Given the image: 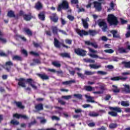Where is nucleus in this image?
<instances>
[{
  "mask_svg": "<svg viewBox=\"0 0 130 130\" xmlns=\"http://www.w3.org/2000/svg\"><path fill=\"white\" fill-rule=\"evenodd\" d=\"M76 32L80 36V37H83L84 36H88V35H90V36L94 37L96 34H97V32L95 30L89 29L88 31L85 30H81L79 28L76 29Z\"/></svg>",
  "mask_w": 130,
  "mask_h": 130,
  "instance_id": "1",
  "label": "nucleus"
},
{
  "mask_svg": "<svg viewBox=\"0 0 130 130\" xmlns=\"http://www.w3.org/2000/svg\"><path fill=\"white\" fill-rule=\"evenodd\" d=\"M108 23L110 26H117L118 25V20L113 14H109L107 17Z\"/></svg>",
  "mask_w": 130,
  "mask_h": 130,
  "instance_id": "2",
  "label": "nucleus"
},
{
  "mask_svg": "<svg viewBox=\"0 0 130 130\" xmlns=\"http://www.w3.org/2000/svg\"><path fill=\"white\" fill-rule=\"evenodd\" d=\"M108 23L110 26H117L118 25V20L113 14H109L107 17Z\"/></svg>",
  "mask_w": 130,
  "mask_h": 130,
  "instance_id": "3",
  "label": "nucleus"
},
{
  "mask_svg": "<svg viewBox=\"0 0 130 130\" xmlns=\"http://www.w3.org/2000/svg\"><path fill=\"white\" fill-rule=\"evenodd\" d=\"M109 109L111 110V111L109 112L108 114L111 115V116H113V117H116L117 116V113H120L122 111V110H121V108L118 107H109Z\"/></svg>",
  "mask_w": 130,
  "mask_h": 130,
  "instance_id": "4",
  "label": "nucleus"
},
{
  "mask_svg": "<svg viewBox=\"0 0 130 130\" xmlns=\"http://www.w3.org/2000/svg\"><path fill=\"white\" fill-rule=\"evenodd\" d=\"M69 9H70L69 2L67 0H63L62 2L58 5L57 10L58 12H60L61 11V10L66 11L69 10Z\"/></svg>",
  "mask_w": 130,
  "mask_h": 130,
  "instance_id": "5",
  "label": "nucleus"
},
{
  "mask_svg": "<svg viewBox=\"0 0 130 130\" xmlns=\"http://www.w3.org/2000/svg\"><path fill=\"white\" fill-rule=\"evenodd\" d=\"M98 25L99 27H102V30L103 32H106L108 29V26L106 22L103 19H100L98 20Z\"/></svg>",
  "mask_w": 130,
  "mask_h": 130,
  "instance_id": "6",
  "label": "nucleus"
},
{
  "mask_svg": "<svg viewBox=\"0 0 130 130\" xmlns=\"http://www.w3.org/2000/svg\"><path fill=\"white\" fill-rule=\"evenodd\" d=\"M74 51L77 55H80L81 56H85L87 54L86 50L81 49L80 48L75 49Z\"/></svg>",
  "mask_w": 130,
  "mask_h": 130,
  "instance_id": "7",
  "label": "nucleus"
},
{
  "mask_svg": "<svg viewBox=\"0 0 130 130\" xmlns=\"http://www.w3.org/2000/svg\"><path fill=\"white\" fill-rule=\"evenodd\" d=\"M13 66H14V63H13L12 61H7L5 64V69L6 70V71H7V72H8V73H10V72H11V70Z\"/></svg>",
  "mask_w": 130,
  "mask_h": 130,
  "instance_id": "8",
  "label": "nucleus"
},
{
  "mask_svg": "<svg viewBox=\"0 0 130 130\" xmlns=\"http://www.w3.org/2000/svg\"><path fill=\"white\" fill-rule=\"evenodd\" d=\"M93 7L97 10L98 12H100L102 10V4L101 3H99L97 1H94L93 2Z\"/></svg>",
  "mask_w": 130,
  "mask_h": 130,
  "instance_id": "9",
  "label": "nucleus"
},
{
  "mask_svg": "<svg viewBox=\"0 0 130 130\" xmlns=\"http://www.w3.org/2000/svg\"><path fill=\"white\" fill-rule=\"evenodd\" d=\"M25 82H26V83H28V84H29V85H30V86H31V87H32V88L34 90H37V86L34 84L35 82L34 81V80H33L32 78L27 79Z\"/></svg>",
  "mask_w": 130,
  "mask_h": 130,
  "instance_id": "10",
  "label": "nucleus"
},
{
  "mask_svg": "<svg viewBox=\"0 0 130 130\" xmlns=\"http://www.w3.org/2000/svg\"><path fill=\"white\" fill-rule=\"evenodd\" d=\"M13 117L14 118H17L18 119H20V118H23V119H28L29 118L26 115H22L18 113H15L13 114Z\"/></svg>",
  "mask_w": 130,
  "mask_h": 130,
  "instance_id": "11",
  "label": "nucleus"
},
{
  "mask_svg": "<svg viewBox=\"0 0 130 130\" xmlns=\"http://www.w3.org/2000/svg\"><path fill=\"white\" fill-rule=\"evenodd\" d=\"M7 16L9 18H15V19H19V15H15V12L12 10H10L9 11H8L7 13Z\"/></svg>",
  "mask_w": 130,
  "mask_h": 130,
  "instance_id": "12",
  "label": "nucleus"
},
{
  "mask_svg": "<svg viewBox=\"0 0 130 130\" xmlns=\"http://www.w3.org/2000/svg\"><path fill=\"white\" fill-rule=\"evenodd\" d=\"M18 86H20V87H22V88H25L26 84H25V81H26V79L25 78H20L18 80Z\"/></svg>",
  "mask_w": 130,
  "mask_h": 130,
  "instance_id": "13",
  "label": "nucleus"
},
{
  "mask_svg": "<svg viewBox=\"0 0 130 130\" xmlns=\"http://www.w3.org/2000/svg\"><path fill=\"white\" fill-rule=\"evenodd\" d=\"M34 8L37 10V11H40L43 9V5L40 2V1H38L36 3Z\"/></svg>",
  "mask_w": 130,
  "mask_h": 130,
  "instance_id": "14",
  "label": "nucleus"
},
{
  "mask_svg": "<svg viewBox=\"0 0 130 130\" xmlns=\"http://www.w3.org/2000/svg\"><path fill=\"white\" fill-rule=\"evenodd\" d=\"M127 79V77H121V76H116L111 78V81H125Z\"/></svg>",
  "mask_w": 130,
  "mask_h": 130,
  "instance_id": "15",
  "label": "nucleus"
},
{
  "mask_svg": "<svg viewBox=\"0 0 130 130\" xmlns=\"http://www.w3.org/2000/svg\"><path fill=\"white\" fill-rule=\"evenodd\" d=\"M50 18L54 23H57L58 22V17L56 13H53L51 16H50Z\"/></svg>",
  "mask_w": 130,
  "mask_h": 130,
  "instance_id": "16",
  "label": "nucleus"
},
{
  "mask_svg": "<svg viewBox=\"0 0 130 130\" xmlns=\"http://www.w3.org/2000/svg\"><path fill=\"white\" fill-rule=\"evenodd\" d=\"M38 18L40 21H45V12H40L38 14Z\"/></svg>",
  "mask_w": 130,
  "mask_h": 130,
  "instance_id": "17",
  "label": "nucleus"
},
{
  "mask_svg": "<svg viewBox=\"0 0 130 130\" xmlns=\"http://www.w3.org/2000/svg\"><path fill=\"white\" fill-rule=\"evenodd\" d=\"M51 30L54 35H58V32H59V29L57 26H51Z\"/></svg>",
  "mask_w": 130,
  "mask_h": 130,
  "instance_id": "18",
  "label": "nucleus"
},
{
  "mask_svg": "<svg viewBox=\"0 0 130 130\" xmlns=\"http://www.w3.org/2000/svg\"><path fill=\"white\" fill-rule=\"evenodd\" d=\"M37 76H38V77L40 78L41 80H43V81H44V80H49V77L45 74V73L38 74Z\"/></svg>",
  "mask_w": 130,
  "mask_h": 130,
  "instance_id": "19",
  "label": "nucleus"
},
{
  "mask_svg": "<svg viewBox=\"0 0 130 130\" xmlns=\"http://www.w3.org/2000/svg\"><path fill=\"white\" fill-rule=\"evenodd\" d=\"M126 49L130 50V45H127L126 49H123L122 47L119 48L118 51L120 53H127Z\"/></svg>",
  "mask_w": 130,
  "mask_h": 130,
  "instance_id": "20",
  "label": "nucleus"
},
{
  "mask_svg": "<svg viewBox=\"0 0 130 130\" xmlns=\"http://www.w3.org/2000/svg\"><path fill=\"white\" fill-rule=\"evenodd\" d=\"M110 33L112 34L113 38H119V39H120V35L117 34V30H112L110 31Z\"/></svg>",
  "mask_w": 130,
  "mask_h": 130,
  "instance_id": "21",
  "label": "nucleus"
},
{
  "mask_svg": "<svg viewBox=\"0 0 130 130\" xmlns=\"http://www.w3.org/2000/svg\"><path fill=\"white\" fill-rule=\"evenodd\" d=\"M32 18H33V16H32V14L31 13H29L28 14H25L23 16L24 20L26 21H31Z\"/></svg>",
  "mask_w": 130,
  "mask_h": 130,
  "instance_id": "22",
  "label": "nucleus"
},
{
  "mask_svg": "<svg viewBox=\"0 0 130 130\" xmlns=\"http://www.w3.org/2000/svg\"><path fill=\"white\" fill-rule=\"evenodd\" d=\"M85 45H91L92 47H94V48H98V45L95 43H92L89 41H86L85 42Z\"/></svg>",
  "mask_w": 130,
  "mask_h": 130,
  "instance_id": "23",
  "label": "nucleus"
},
{
  "mask_svg": "<svg viewBox=\"0 0 130 130\" xmlns=\"http://www.w3.org/2000/svg\"><path fill=\"white\" fill-rule=\"evenodd\" d=\"M23 31L26 33L27 35H28L29 37L30 36H33V32L31 30V29L28 28H24L23 29Z\"/></svg>",
  "mask_w": 130,
  "mask_h": 130,
  "instance_id": "24",
  "label": "nucleus"
},
{
  "mask_svg": "<svg viewBox=\"0 0 130 130\" xmlns=\"http://www.w3.org/2000/svg\"><path fill=\"white\" fill-rule=\"evenodd\" d=\"M60 45L61 43L59 42V41H58L56 38H55L54 39V45L55 47H56L57 48H60Z\"/></svg>",
  "mask_w": 130,
  "mask_h": 130,
  "instance_id": "25",
  "label": "nucleus"
},
{
  "mask_svg": "<svg viewBox=\"0 0 130 130\" xmlns=\"http://www.w3.org/2000/svg\"><path fill=\"white\" fill-rule=\"evenodd\" d=\"M14 103L15 104H16L17 107H18V108H19L20 109H24V108H25V107L23 106V105L22 104V102H21L15 101Z\"/></svg>",
  "mask_w": 130,
  "mask_h": 130,
  "instance_id": "26",
  "label": "nucleus"
},
{
  "mask_svg": "<svg viewBox=\"0 0 130 130\" xmlns=\"http://www.w3.org/2000/svg\"><path fill=\"white\" fill-rule=\"evenodd\" d=\"M35 108L36 110L38 111H40L41 110H43V104H39L35 106Z\"/></svg>",
  "mask_w": 130,
  "mask_h": 130,
  "instance_id": "27",
  "label": "nucleus"
},
{
  "mask_svg": "<svg viewBox=\"0 0 130 130\" xmlns=\"http://www.w3.org/2000/svg\"><path fill=\"white\" fill-rule=\"evenodd\" d=\"M88 115L91 117H97L98 116H99V114L94 111H90L89 112Z\"/></svg>",
  "mask_w": 130,
  "mask_h": 130,
  "instance_id": "28",
  "label": "nucleus"
},
{
  "mask_svg": "<svg viewBox=\"0 0 130 130\" xmlns=\"http://www.w3.org/2000/svg\"><path fill=\"white\" fill-rule=\"evenodd\" d=\"M12 60H17V61H22L23 60V58L20 56L14 55L12 57Z\"/></svg>",
  "mask_w": 130,
  "mask_h": 130,
  "instance_id": "29",
  "label": "nucleus"
},
{
  "mask_svg": "<svg viewBox=\"0 0 130 130\" xmlns=\"http://www.w3.org/2000/svg\"><path fill=\"white\" fill-rule=\"evenodd\" d=\"M81 21L82 22V24L83 25V27L85 29H88L89 28V24H88V22H87V20L84 19H82Z\"/></svg>",
  "mask_w": 130,
  "mask_h": 130,
  "instance_id": "30",
  "label": "nucleus"
},
{
  "mask_svg": "<svg viewBox=\"0 0 130 130\" xmlns=\"http://www.w3.org/2000/svg\"><path fill=\"white\" fill-rule=\"evenodd\" d=\"M60 55L61 56V57H66L67 58H71V55H70V53L64 52V53H60Z\"/></svg>",
  "mask_w": 130,
  "mask_h": 130,
  "instance_id": "31",
  "label": "nucleus"
},
{
  "mask_svg": "<svg viewBox=\"0 0 130 130\" xmlns=\"http://www.w3.org/2000/svg\"><path fill=\"white\" fill-rule=\"evenodd\" d=\"M89 67H90V69H94V70H97L98 69H100V68H101V65H96L95 64H90L89 65Z\"/></svg>",
  "mask_w": 130,
  "mask_h": 130,
  "instance_id": "32",
  "label": "nucleus"
},
{
  "mask_svg": "<svg viewBox=\"0 0 130 130\" xmlns=\"http://www.w3.org/2000/svg\"><path fill=\"white\" fill-rule=\"evenodd\" d=\"M112 87L114 88V89H112L114 93H119V92H120V89L116 85H113Z\"/></svg>",
  "mask_w": 130,
  "mask_h": 130,
  "instance_id": "33",
  "label": "nucleus"
},
{
  "mask_svg": "<svg viewBox=\"0 0 130 130\" xmlns=\"http://www.w3.org/2000/svg\"><path fill=\"white\" fill-rule=\"evenodd\" d=\"M73 83H76V81L75 80H70L67 81L62 82V85H71V84H73Z\"/></svg>",
  "mask_w": 130,
  "mask_h": 130,
  "instance_id": "34",
  "label": "nucleus"
},
{
  "mask_svg": "<svg viewBox=\"0 0 130 130\" xmlns=\"http://www.w3.org/2000/svg\"><path fill=\"white\" fill-rule=\"evenodd\" d=\"M85 62L89 63H94L95 60H93L90 58H85L83 59Z\"/></svg>",
  "mask_w": 130,
  "mask_h": 130,
  "instance_id": "35",
  "label": "nucleus"
},
{
  "mask_svg": "<svg viewBox=\"0 0 130 130\" xmlns=\"http://www.w3.org/2000/svg\"><path fill=\"white\" fill-rule=\"evenodd\" d=\"M86 98L87 99V102H91V103H95V101L93 100V98H92V96L85 95Z\"/></svg>",
  "mask_w": 130,
  "mask_h": 130,
  "instance_id": "36",
  "label": "nucleus"
},
{
  "mask_svg": "<svg viewBox=\"0 0 130 130\" xmlns=\"http://www.w3.org/2000/svg\"><path fill=\"white\" fill-rule=\"evenodd\" d=\"M124 91L125 92V93H130V86L128 85H126L125 84L124 85Z\"/></svg>",
  "mask_w": 130,
  "mask_h": 130,
  "instance_id": "37",
  "label": "nucleus"
},
{
  "mask_svg": "<svg viewBox=\"0 0 130 130\" xmlns=\"http://www.w3.org/2000/svg\"><path fill=\"white\" fill-rule=\"evenodd\" d=\"M89 56L90 57H92V58H100V59H103V57H99L98 55L94 54H89Z\"/></svg>",
  "mask_w": 130,
  "mask_h": 130,
  "instance_id": "38",
  "label": "nucleus"
},
{
  "mask_svg": "<svg viewBox=\"0 0 130 130\" xmlns=\"http://www.w3.org/2000/svg\"><path fill=\"white\" fill-rule=\"evenodd\" d=\"M121 105L125 107H127L129 105V103L127 101H121Z\"/></svg>",
  "mask_w": 130,
  "mask_h": 130,
  "instance_id": "39",
  "label": "nucleus"
},
{
  "mask_svg": "<svg viewBox=\"0 0 130 130\" xmlns=\"http://www.w3.org/2000/svg\"><path fill=\"white\" fill-rule=\"evenodd\" d=\"M122 64H124L125 68H127V69H130V61L128 62L123 61L122 62Z\"/></svg>",
  "mask_w": 130,
  "mask_h": 130,
  "instance_id": "40",
  "label": "nucleus"
},
{
  "mask_svg": "<svg viewBox=\"0 0 130 130\" xmlns=\"http://www.w3.org/2000/svg\"><path fill=\"white\" fill-rule=\"evenodd\" d=\"M52 64H53V66H54V67H56V68H60V67H61V64L59 63H58V62L57 61H53L52 62Z\"/></svg>",
  "mask_w": 130,
  "mask_h": 130,
  "instance_id": "41",
  "label": "nucleus"
},
{
  "mask_svg": "<svg viewBox=\"0 0 130 130\" xmlns=\"http://www.w3.org/2000/svg\"><path fill=\"white\" fill-rule=\"evenodd\" d=\"M10 123L13 124V125H18L19 124L20 122L17 120H11Z\"/></svg>",
  "mask_w": 130,
  "mask_h": 130,
  "instance_id": "42",
  "label": "nucleus"
},
{
  "mask_svg": "<svg viewBox=\"0 0 130 130\" xmlns=\"http://www.w3.org/2000/svg\"><path fill=\"white\" fill-rule=\"evenodd\" d=\"M94 74H96V72H91V71H85V74L87 76H91L92 75H94Z\"/></svg>",
  "mask_w": 130,
  "mask_h": 130,
  "instance_id": "43",
  "label": "nucleus"
},
{
  "mask_svg": "<svg viewBox=\"0 0 130 130\" xmlns=\"http://www.w3.org/2000/svg\"><path fill=\"white\" fill-rule=\"evenodd\" d=\"M109 126L110 128H115L117 127V124L112 123L109 124Z\"/></svg>",
  "mask_w": 130,
  "mask_h": 130,
  "instance_id": "44",
  "label": "nucleus"
},
{
  "mask_svg": "<svg viewBox=\"0 0 130 130\" xmlns=\"http://www.w3.org/2000/svg\"><path fill=\"white\" fill-rule=\"evenodd\" d=\"M25 12L23 10H20L19 12V14H17L18 15V18L19 17H23L24 18V16L25 15Z\"/></svg>",
  "mask_w": 130,
  "mask_h": 130,
  "instance_id": "45",
  "label": "nucleus"
},
{
  "mask_svg": "<svg viewBox=\"0 0 130 130\" xmlns=\"http://www.w3.org/2000/svg\"><path fill=\"white\" fill-rule=\"evenodd\" d=\"M74 96L76 97V98L79 99L80 100H82V99L83 98V95L80 94H74Z\"/></svg>",
  "mask_w": 130,
  "mask_h": 130,
  "instance_id": "46",
  "label": "nucleus"
},
{
  "mask_svg": "<svg viewBox=\"0 0 130 130\" xmlns=\"http://www.w3.org/2000/svg\"><path fill=\"white\" fill-rule=\"evenodd\" d=\"M104 52H106V53H113L114 52V50L113 49H110L107 50H105Z\"/></svg>",
  "mask_w": 130,
  "mask_h": 130,
  "instance_id": "47",
  "label": "nucleus"
},
{
  "mask_svg": "<svg viewBox=\"0 0 130 130\" xmlns=\"http://www.w3.org/2000/svg\"><path fill=\"white\" fill-rule=\"evenodd\" d=\"M68 19H69V20H70V21H71V22H73V21H74V20H75V17L71 15H69L67 16Z\"/></svg>",
  "mask_w": 130,
  "mask_h": 130,
  "instance_id": "48",
  "label": "nucleus"
},
{
  "mask_svg": "<svg viewBox=\"0 0 130 130\" xmlns=\"http://www.w3.org/2000/svg\"><path fill=\"white\" fill-rule=\"evenodd\" d=\"M63 99H65L66 100H70L71 98H72V95H64L62 96Z\"/></svg>",
  "mask_w": 130,
  "mask_h": 130,
  "instance_id": "49",
  "label": "nucleus"
},
{
  "mask_svg": "<svg viewBox=\"0 0 130 130\" xmlns=\"http://www.w3.org/2000/svg\"><path fill=\"white\" fill-rule=\"evenodd\" d=\"M60 22H61V24L62 26H64V25H66V24H67V21H66V20L63 19V18H60Z\"/></svg>",
  "mask_w": 130,
  "mask_h": 130,
  "instance_id": "50",
  "label": "nucleus"
},
{
  "mask_svg": "<svg viewBox=\"0 0 130 130\" xmlns=\"http://www.w3.org/2000/svg\"><path fill=\"white\" fill-rule=\"evenodd\" d=\"M29 54H31V55H34V56H39V53H36L34 51L29 52Z\"/></svg>",
  "mask_w": 130,
  "mask_h": 130,
  "instance_id": "51",
  "label": "nucleus"
},
{
  "mask_svg": "<svg viewBox=\"0 0 130 130\" xmlns=\"http://www.w3.org/2000/svg\"><path fill=\"white\" fill-rule=\"evenodd\" d=\"M32 61H34V62H35V63H37L38 64H40V63H41V61H40V60H39V59H34Z\"/></svg>",
  "mask_w": 130,
  "mask_h": 130,
  "instance_id": "52",
  "label": "nucleus"
},
{
  "mask_svg": "<svg viewBox=\"0 0 130 130\" xmlns=\"http://www.w3.org/2000/svg\"><path fill=\"white\" fill-rule=\"evenodd\" d=\"M36 122H37L36 120H34L33 121H31L30 123H28V127L32 126V125H34V124H35Z\"/></svg>",
  "mask_w": 130,
  "mask_h": 130,
  "instance_id": "53",
  "label": "nucleus"
},
{
  "mask_svg": "<svg viewBox=\"0 0 130 130\" xmlns=\"http://www.w3.org/2000/svg\"><path fill=\"white\" fill-rule=\"evenodd\" d=\"M71 3L72 5H78L79 4V0H71Z\"/></svg>",
  "mask_w": 130,
  "mask_h": 130,
  "instance_id": "54",
  "label": "nucleus"
},
{
  "mask_svg": "<svg viewBox=\"0 0 130 130\" xmlns=\"http://www.w3.org/2000/svg\"><path fill=\"white\" fill-rule=\"evenodd\" d=\"M65 42L66 43H67V44H69V45H71L72 44V43L73 42V41L70 39H66L65 41Z\"/></svg>",
  "mask_w": 130,
  "mask_h": 130,
  "instance_id": "55",
  "label": "nucleus"
},
{
  "mask_svg": "<svg viewBox=\"0 0 130 130\" xmlns=\"http://www.w3.org/2000/svg\"><path fill=\"white\" fill-rule=\"evenodd\" d=\"M58 103H60L61 105H66V102L62 101V100L58 99Z\"/></svg>",
  "mask_w": 130,
  "mask_h": 130,
  "instance_id": "56",
  "label": "nucleus"
},
{
  "mask_svg": "<svg viewBox=\"0 0 130 130\" xmlns=\"http://www.w3.org/2000/svg\"><path fill=\"white\" fill-rule=\"evenodd\" d=\"M93 94H98L99 95H101V94H104V91H93Z\"/></svg>",
  "mask_w": 130,
  "mask_h": 130,
  "instance_id": "57",
  "label": "nucleus"
},
{
  "mask_svg": "<svg viewBox=\"0 0 130 130\" xmlns=\"http://www.w3.org/2000/svg\"><path fill=\"white\" fill-rule=\"evenodd\" d=\"M85 89H86V91L91 92V91H92V90H93V87H92L90 86H86Z\"/></svg>",
  "mask_w": 130,
  "mask_h": 130,
  "instance_id": "58",
  "label": "nucleus"
},
{
  "mask_svg": "<svg viewBox=\"0 0 130 130\" xmlns=\"http://www.w3.org/2000/svg\"><path fill=\"white\" fill-rule=\"evenodd\" d=\"M97 74L104 75H107V72H103V71H99L97 72Z\"/></svg>",
  "mask_w": 130,
  "mask_h": 130,
  "instance_id": "59",
  "label": "nucleus"
},
{
  "mask_svg": "<svg viewBox=\"0 0 130 130\" xmlns=\"http://www.w3.org/2000/svg\"><path fill=\"white\" fill-rule=\"evenodd\" d=\"M75 112L78 114L79 113H81V112H83V111L82 110V109H78L75 110Z\"/></svg>",
  "mask_w": 130,
  "mask_h": 130,
  "instance_id": "60",
  "label": "nucleus"
},
{
  "mask_svg": "<svg viewBox=\"0 0 130 130\" xmlns=\"http://www.w3.org/2000/svg\"><path fill=\"white\" fill-rule=\"evenodd\" d=\"M22 53H23L24 55H25V56L26 57L28 56V52H27L26 50L25 49L22 50Z\"/></svg>",
  "mask_w": 130,
  "mask_h": 130,
  "instance_id": "61",
  "label": "nucleus"
},
{
  "mask_svg": "<svg viewBox=\"0 0 130 130\" xmlns=\"http://www.w3.org/2000/svg\"><path fill=\"white\" fill-rule=\"evenodd\" d=\"M0 56H4L5 57H7L8 56V54H6L4 52H0Z\"/></svg>",
  "mask_w": 130,
  "mask_h": 130,
  "instance_id": "62",
  "label": "nucleus"
},
{
  "mask_svg": "<svg viewBox=\"0 0 130 130\" xmlns=\"http://www.w3.org/2000/svg\"><path fill=\"white\" fill-rule=\"evenodd\" d=\"M77 75L79 78H81V79H85V75H84V74H82L80 73H77Z\"/></svg>",
  "mask_w": 130,
  "mask_h": 130,
  "instance_id": "63",
  "label": "nucleus"
},
{
  "mask_svg": "<svg viewBox=\"0 0 130 130\" xmlns=\"http://www.w3.org/2000/svg\"><path fill=\"white\" fill-rule=\"evenodd\" d=\"M110 98H111V95H110V94H107L105 97V100L106 101H108V100H109V99H110Z\"/></svg>",
  "mask_w": 130,
  "mask_h": 130,
  "instance_id": "64",
  "label": "nucleus"
}]
</instances>
